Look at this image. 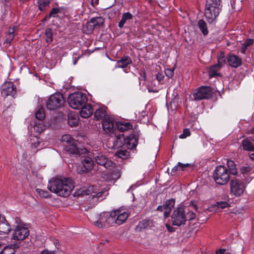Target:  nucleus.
<instances>
[{
  "label": "nucleus",
  "instance_id": "28",
  "mask_svg": "<svg viewBox=\"0 0 254 254\" xmlns=\"http://www.w3.org/2000/svg\"><path fill=\"white\" fill-rule=\"evenodd\" d=\"M15 29L16 27L15 26L9 28L6 36V41L7 43L10 44L14 39L16 35Z\"/></svg>",
  "mask_w": 254,
  "mask_h": 254
},
{
  "label": "nucleus",
  "instance_id": "43",
  "mask_svg": "<svg viewBox=\"0 0 254 254\" xmlns=\"http://www.w3.org/2000/svg\"><path fill=\"white\" fill-rule=\"evenodd\" d=\"M61 140L62 142L67 143L68 144L74 142V139L69 134H64L62 136Z\"/></svg>",
  "mask_w": 254,
  "mask_h": 254
},
{
  "label": "nucleus",
  "instance_id": "23",
  "mask_svg": "<svg viewBox=\"0 0 254 254\" xmlns=\"http://www.w3.org/2000/svg\"><path fill=\"white\" fill-rule=\"evenodd\" d=\"M254 40L253 39H248L242 44L240 49L241 53L246 54L250 52V47L253 45Z\"/></svg>",
  "mask_w": 254,
  "mask_h": 254
},
{
  "label": "nucleus",
  "instance_id": "47",
  "mask_svg": "<svg viewBox=\"0 0 254 254\" xmlns=\"http://www.w3.org/2000/svg\"><path fill=\"white\" fill-rule=\"evenodd\" d=\"M150 224V222L149 220L144 219L139 222L138 226L141 228L145 229L147 227L149 226Z\"/></svg>",
  "mask_w": 254,
  "mask_h": 254
},
{
  "label": "nucleus",
  "instance_id": "4",
  "mask_svg": "<svg viewBox=\"0 0 254 254\" xmlns=\"http://www.w3.org/2000/svg\"><path fill=\"white\" fill-rule=\"evenodd\" d=\"M213 177L216 184L220 185H224L230 180L229 171L225 166L219 165L215 168Z\"/></svg>",
  "mask_w": 254,
  "mask_h": 254
},
{
  "label": "nucleus",
  "instance_id": "58",
  "mask_svg": "<svg viewBox=\"0 0 254 254\" xmlns=\"http://www.w3.org/2000/svg\"><path fill=\"white\" fill-rule=\"evenodd\" d=\"M225 58L224 53L222 51L220 52L219 54L217 56V59H223Z\"/></svg>",
  "mask_w": 254,
  "mask_h": 254
},
{
  "label": "nucleus",
  "instance_id": "36",
  "mask_svg": "<svg viewBox=\"0 0 254 254\" xmlns=\"http://www.w3.org/2000/svg\"><path fill=\"white\" fill-rule=\"evenodd\" d=\"M38 8L40 10L43 11L46 10V7H48L50 3V0H38Z\"/></svg>",
  "mask_w": 254,
  "mask_h": 254
},
{
  "label": "nucleus",
  "instance_id": "45",
  "mask_svg": "<svg viewBox=\"0 0 254 254\" xmlns=\"http://www.w3.org/2000/svg\"><path fill=\"white\" fill-rule=\"evenodd\" d=\"M252 170V167L249 165L242 166L240 168V171L244 175H247Z\"/></svg>",
  "mask_w": 254,
  "mask_h": 254
},
{
  "label": "nucleus",
  "instance_id": "13",
  "mask_svg": "<svg viewBox=\"0 0 254 254\" xmlns=\"http://www.w3.org/2000/svg\"><path fill=\"white\" fill-rule=\"evenodd\" d=\"M175 203V200L174 198H171L166 200L162 205H159L157 208V210L162 212L164 211V217L167 218L170 215V212Z\"/></svg>",
  "mask_w": 254,
  "mask_h": 254
},
{
  "label": "nucleus",
  "instance_id": "42",
  "mask_svg": "<svg viewBox=\"0 0 254 254\" xmlns=\"http://www.w3.org/2000/svg\"><path fill=\"white\" fill-rule=\"evenodd\" d=\"M36 192L41 197L43 198H48L51 195L48 191L40 189H36Z\"/></svg>",
  "mask_w": 254,
  "mask_h": 254
},
{
  "label": "nucleus",
  "instance_id": "30",
  "mask_svg": "<svg viewBox=\"0 0 254 254\" xmlns=\"http://www.w3.org/2000/svg\"><path fill=\"white\" fill-rule=\"evenodd\" d=\"M197 26L203 35L206 36L208 34V30L206 23L203 19L198 21Z\"/></svg>",
  "mask_w": 254,
  "mask_h": 254
},
{
  "label": "nucleus",
  "instance_id": "27",
  "mask_svg": "<svg viewBox=\"0 0 254 254\" xmlns=\"http://www.w3.org/2000/svg\"><path fill=\"white\" fill-rule=\"evenodd\" d=\"M117 129L121 131L124 132L132 128V126L129 123H122L116 122Z\"/></svg>",
  "mask_w": 254,
  "mask_h": 254
},
{
  "label": "nucleus",
  "instance_id": "2",
  "mask_svg": "<svg viewBox=\"0 0 254 254\" xmlns=\"http://www.w3.org/2000/svg\"><path fill=\"white\" fill-rule=\"evenodd\" d=\"M222 7V0H206L204 16L209 23L216 21Z\"/></svg>",
  "mask_w": 254,
  "mask_h": 254
},
{
  "label": "nucleus",
  "instance_id": "33",
  "mask_svg": "<svg viewBox=\"0 0 254 254\" xmlns=\"http://www.w3.org/2000/svg\"><path fill=\"white\" fill-rule=\"evenodd\" d=\"M46 128V126L41 121L36 122L33 125V129L35 132L40 133Z\"/></svg>",
  "mask_w": 254,
  "mask_h": 254
},
{
  "label": "nucleus",
  "instance_id": "34",
  "mask_svg": "<svg viewBox=\"0 0 254 254\" xmlns=\"http://www.w3.org/2000/svg\"><path fill=\"white\" fill-rule=\"evenodd\" d=\"M221 68L218 67V66L216 64L211 66L209 70V76L210 78H212L215 76H218L220 75V74L218 72V70Z\"/></svg>",
  "mask_w": 254,
  "mask_h": 254
},
{
  "label": "nucleus",
  "instance_id": "56",
  "mask_svg": "<svg viewBox=\"0 0 254 254\" xmlns=\"http://www.w3.org/2000/svg\"><path fill=\"white\" fill-rule=\"evenodd\" d=\"M113 175H114L115 176L114 177L115 178H116V179H118L120 177L121 173L118 169H117L115 170V171L114 173V174H113Z\"/></svg>",
  "mask_w": 254,
  "mask_h": 254
},
{
  "label": "nucleus",
  "instance_id": "7",
  "mask_svg": "<svg viewBox=\"0 0 254 254\" xmlns=\"http://www.w3.org/2000/svg\"><path fill=\"white\" fill-rule=\"evenodd\" d=\"M213 93V89L210 86H201L194 89L191 95L194 101H198L211 98Z\"/></svg>",
  "mask_w": 254,
  "mask_h": 254
},
{
  "label": "nucleus",
  "instance_id": "46",
  "mask_svg": "<svg viewBox=\"0 0 254 254\" xmlns=\"http://www.w3.org/2000/svg\"><path fill=\"white\" fill-rule=\"evenodd\" d=\"M60 12V9L58 8L55 7L52 9L49 14L47 15V17L50 18L51 17H55L56 16V14H57Z\"/></svg>",
  "mask_w": 254,
  "mask_h": 254
},
{
  "label": "nucleus",
  "instance_id": "52",
  "mask_svg": "<svg viewBox=\"0 0 254 254\" xmlns=\"http://www.w3.org/2000/svg\"><path fill=\"white\" fill-rule=\"evenodd\" d=\"M226 59V58L217 59V64H216L218 66V67L221 68L225 64Z\"/></svg>",
  "mask_w": 254,
  "mask_h": 254
},
{
  "label": "nucleus",
  "instance_id": "61",
  "mask_svg": "<svg viewBox=\"0 0 254 254\" xmlns=\"http://www.w3.org/2000/svg\"><path fill=\"white\" fill-rule=\"evenodd\" d=\"M250 158L253 160H254V153H252L250 155Z\"/></svg>",
  "mask_w": 254,
  "mask_h": 254
},
{
  "label": "nucleus",
  "instance_id": "32",
  "mask_svg": "<svg viewBox=\"0 0 254 254\" xmlns=\"http://www.w3.org/2000/svg\"><path fill=\"white\" fill-rule=\"evenodd\" d=\"M227 166L229 169V172L233 175L237 174L238 171L234 162L230 159H227Z\"/></svg>",
  "mask_w": 254,
  "mask_h": 254
},
{
  "label": "nucleus",
  "instance_id": "37",
  "mask_svg": "<svg viewBox=\"0 0 254 254\" xmlns=\"http://www.w3.org/2000/svg\"><path fill=\"white\" fill-rule=\"evenodd\" d=\"M67 122L70 127H76L78 125V119L74 115H68Z\"/></svg>",
  "mask_w": 254,
  "mask_h": 254
},
{
  "label": "nucleus",
  "instance_id": "3",
  "mask_svg": "<svg viewBox=\"0 0 254 254\" xmlns=\"http://www.w3.org/2000/svg\"><path fill=\"white\" fill-rule=\"evenodd\" d=\"M138 135L137 133H133L125 138L123 134L117 135L116 141L114 142V147H122V145L126 148L131 149L136 147L138 143Z\"/></svg>",
  "mask_w": 254,
  "mask_h": 254
},
{
  "label": "nucleus",
  "instance_id": "38",
  "mask_svg": "<svg viewBox=\"0 0 254 254\" xmlns=\"http://www.w3.org/2000/svg\"><path fill=\"white\" fill-rule=\"evenodd\" d=\"M116 155L119 158L126 159L129 158L130 153L127 150H120L116 152Z\"/></svg>",
  "mask_w": 254,
  "mask_h": 254
},
{
  "label": "nucleus",
  "instance_id": "31",
  "mask_svg": "<svg viewBox=\"0 0 254 254\" xmlns=\"http://www.w3.org/2000/svg\"><path fill=\"white\" fill-rule=\"evenodd\" d=\"M104 22V18L101 16L92 18L90 20V23L92 24L93 27H100L103 25Z\"/></svg>",
  "mask_w": 254,
  "mask_h": 254
},
{
  "label": "nucleus",
  "instance_id": "54",
  "mask_svg": "<svg viewBox=\"0 0 254 254\" xmlns=\"http://www.w3.org/2000/svg\"><path fill=\"white\" fill-rule=\"evenodd\" d=\"M140 77L139 78V80H143L145 81L146 80V75H145V70L142 69L140 72H139Z\"/></svg>",
  "mask_w": 254,
  "mask_h": 254
},
{
  "label": "nucleus",
  "instance_id": "20",
  "mask_svg": "<svg viewBox=\"0 0 254 254\" xmlns=\"http://www.w3.org/2000/svg\"><path fill=\"white\" fill-rule=\"evenodd\" d=\"M243 149L249 151H254V139L247 138L242 141Z\"/></svg>",
  "mask_w": 254,
  "mask_h": 254
},
{
  "label": "nucleus",
  "instance_id": "5",
  "mask_svg": "<svg viewBox=\"0 0 254 254\" xmlns=\"http://www.w3.org/2000/svg\"><path fill=\"white\" fill-rule=\"evenodd\" d=\"M87 101L86 96L80 92H74L69 95L67 98L68 103L70 107L74 109H79Z\"/></svg>",
  "mask_w": 254,
  "mask_h": 254
},
{
  "label": "nucleus",
  "instance_id": "1",
  "mask_svg": "<svg viewBox=\"0 0 254 254\" xmlns=\"http://www.w3.org/2000/svg\"><path fill=\"white\" fill-rule=\"evenodd\" d=\"M48 190L58 196L68 197L74 188L73 181L69 178H55L48 183Z\"/></svg>",
  "mask_w": 254,
  "mask_h": 254
},
{
  "label": "nucleus",
  "instance_id": "21",
  "mask_svg": "<svg viewBox=\"0 0 254 254\" xmlns=\"http://www.w3.org/2000/svg\"><path fill=\"white\" fill-rule=\"evenodd\" d=\"M80 116L83 118H87L89 117L93 112V109L91 105H84L80 108Z\"/></svg>",
  "mask_w": 254,
  "mask_h": 254
},
{
  "label": "nucleus",
  "instance_id": "50",
  "mask_svg": "<svg viewBox=\"0 0 254 254\" xmlns=\"http://www.w3.org/2000/svg\"><path fill=\"white\" fill-rule=\"evenodd\" d=\"M31 140H33V142H31V147L32 148H37L38 150V147L40 144V141H39V139L37 138H35L33 139H31Z\"/></svg>",
  "mask_w": 254,
  "mask_h": 254
},
{
  "label": "nucleus",
  "instance_id": "64",
  "mask_svg": "<svg viewBox=\"0 0 254 254\" xmlns=\"http://www.w3.org/2000/svg\"><path fill=\"white\" fill-rule=\"evenodd\" d=\"M77 61L76 60L74 61L73 64H76Z\"/></svg>",
  "mask_w": 254,
  "mask_h": 254
},
{
  "label": "nucleus",
  "instance_id": "14",
  "mask_svg": "<svg viewBox=\"0 0 254 254\" xmlns=\"http://www.w3.org/2000/svg\"><path fill=\"white\" fill-rule=\"evenodd\" d=\"M96 162L100 165L103 166L110 170L115 168L116 164L107 158L102 154H99L95 157Z\"/></svg>",
  "mask_w": 254,
  "mask_h": 254
},
{
  "label": "nucleus",
  "instance_id": "40",
  "mask_svg": "<svg viewBox=\"0 0 254 254\" xmlns=\"http://www.w3.org/2000/svg\"><path fill=\"white\" fill-rule=\"evenodd\" d=\"M35 116L36 118L39 121H42L44 119L45 117L44 109L42 108L39 109L36 111Z\"/></svg>",
  "mask_w": 254,
  "mask_h": 254
},
{
  "label": "nucleus",
  "instance_id": "53",
  "mask_svg": "<svg viewBox=\"0 0 254 254\" xmlns=\"http://www.w3.org/2000/svg\"><path fill=\"white\" fill-rule=\"evenodd\" d=\"M95 191L96 193H94V194H92V197L100 198L102 197L103 193V191H101L98 192L96 189H95Z\"/></svg>",
  "mask_w": 254,
  "mask_h": 254
},
{
  "label": "nucleus",
  "instance_id": "26",
  "mask_svg": "<svg viewBox=\"0 0 254 254\" xmlns=\"http://www.w3.org/2000/svg\"><path fill=\"white\" fill-rule=\"evenodd\" d=\"M133 18V15L129 12H125L123 14L121 20L119 22L118 26L120 28H123L124 25L129 21L132 19Z\"/></svg>",
  "mask_w": 254,
  "mask_h": 254
},
{
  "label": "nucleus",
  "instance_id": "62",
  "mask_svg": "<svg viewBox=\"0 0 254 254\" xmlns=\"http://www.w3.org/2000/svg\"><path fill=\"white\" fill-rule=\"evenodd\" d=\"M99 0H92V2H95L96 4L98 3Z\"/></svg>",
  "mask_w": 254,
  "mask_h": 254
},
{
  "label": "nucleus",
  "instance_id": "51",
  "mask_svg": "<svg viewBox=\"0 0 254 254\" xmlns=\"http://www.w3.org/2000/svg\"><path fill=\"white\" fill-rule=\"evenodd\" d=\"M165 75L168 78H172L174 73V68H167L165 70Z\"/></svg>",
  "mask_w": 254,
  "mask_h": 254
},
{
  "label": "nucleus",
  "instance_id": "10",
  "mask_svg": "<svg viewBox=\"0 0 254 254\" xmlns=\"http://www.w3.org/2000/svg\"><path fill=\"white\" fill-rule=\"evenodd\" d=\"M16 92V87L12 82H5L1 87V94L4 98L7 96L14 97Z\"/></svg>",
  "mask_w": 254,
  "mask_h": 254
},
{
  "label": "nucleus",
  "instance_id": "44",
  "mask_svg": "<svg viewBox=\"0 0 254 254\" xmlns=\"http://www.w3.org/2000/svg\"><path fill=\"white\" fill-rule=\"evenodd\" d=\"M186 215L187 217V220H193L196 216L194 211L192 210H190V209L188 210L187 214L186 213Z\"/></svg>",
  "mask_w": 254,
  "mask_h": 254
},
{
  "label": "nucleus",
  "instance_id": "57",
  "mask_svg": "<svg viewBox=\"0 0 254 254\" xmlns=\"http://www.w3.org/2000/svg\"><path fill=\"white\" fill-rule=\"evenodd\" d=\"M216 254H231L229 252H226L225 250H220L217 251Z\"/></svg>",
  "mask_w": 254,
  "mask_h": 254
},
{
  "label": "nucleus",
  "instance_id": "12",
  "mask_svg": "<svg viewBox=\"0 0 254 254\" xmlns=\"http://www.w3.org/2000/svg\"><path fill=\"white\" fill-rule=\"evenodd\" d=\"M29 235V231L27 228L17 225L16 226L12 239L14 240H23Z\"/></svg>",
  "mask_w": 254,
  "mask_h": 254
},
{
  "label": "nucleus",
  "instance_id": "18",
  "mask_svg": "<svg viewBox=\"0 0 254 254\" xmlns=\"http://www.w3.org/2000/svg\"><path fill=\"white\" fill-rule=\"evenodd\" d=\"M116 213V224L120 225L124 223L128 217V214L121 210H115Z\"/></svg>",
  "mask_w": 254,
  "mask_h": 254
},
{
  "label": "nucleus",
  "instance_id": "9",
  "mask_svg": "<svg viewBox=\"0 0 254 254\" xmlns=\"http://www.w3.org/2000/svg\"><path fill=\"white\" fill-rule=\"evenodd\" d=\"M64 103L63 95L60 93H56L51 95L46 102L47 109L54 110L63 107Z\"/></svg>",
  "mask_w": 254,
  "mask_h": 254
},
{
  "label": "nucleus",
  "instance_id": "16",
  "mask_svg": "<svg viewBox=\"0 0 254 254\" xmlns=\"http://www.w3.org/2000/svg\"><path fill=\"white\" fill-rule=\"evenodd\" d=\"M82 166L77 168L79 174L87 172L93 168L94 161L89 157H85L81 162Z\"/></svg>",
  "mask_w": 254,
  "mask_h": 254
},
{
  "label": "nucleus",
  "instance_id": "49",
  "mask_svg": "<svg viewBox=\"0 0 254 254\" xmlns=\"http://www.w3.org/2000/svg\"><path fill=\"white\" fill-rule=\"evenodd\" d=\"M190 135V132L189 128H185L183 130V133L179 135V138L181 139L186 138L187 137Z\"/></svg>",
  "mask_w": 254,
  "mask_h": 254
},
{
  "label": "nucleus",
  "instance_id": "19",
  "mask_svg": "<svg viewBox=\"0 0 254 254\" xmlns=\"http://www.w3.org/2000/svg\"><path fill=\"white\" fill-rule=\"evenodd\" d=\"M10 230V225L4 218L0 215V234H7Z\"/></svg>",
  "mask_w": 254,
  "mask_h": 254
},
{
  "label": "nucleus",
  "instance_id": "48",
  "mask_svg": "<svg viewBox=\"0 0 254 254\" xmlns=\"http://www.w3.org/2000/svg\"><path fill=\"white\" fill-rule=\"evenodd\" d=\"M229 204L226 201H219L216 202V206L222 209L229 207Z\"/></svg>",
  "mask_w": 254,
  "mask_h": 254
},
{
  "label": "nucleus",
  "instance_id": "8",
  "mask_svg": "<svg viewBox=\"0 0 254 254\" xmlns=\"http://www.w3.org/2000/svg\"><path fill=\"white\" fill-rule=\"evenodd\" d=\"M171 221L174 226H181L186 224L187 217L184 207L180 206L175 208L171 215Z\"/></svg>",
  "mask_w": 254,
  "mask_h": 254
},
{
  "label": "nucleus",
  "instance_id": "59",
  "mask_svg": "<svg viewBox=\"0 0 254 254\" xmlns=\"http://www.w3.org/2000/svg\"><path fill=\"white\" fill-rule=\"evenodd\" d=\"M40 254H54L53 252L45 250L41 252Z\"/></svg>",
  "mask_w": 254,
  "mask_h": 254
},
{
  "label": "nucleus",
  "instance_id": "6",
  "mask_svg": "<svg viewBox=\"0 0 254 254\" xmlns=\"http://www.w3.org/2000/svg\"><path fill=\"white\" fill-rule=\"evenodd\" d=\"M95 225L99 228L108 227L116 224V213L113 211L110 213L104 212L98 215V219L94 222Z\"/></svg>",
  "mask_w": 254,
  "mask_h": 254
},
{
  "label": "nucleus",
  "instance_id": "35",
  "mask_svg": "<svg viewBox=\"0 0 254 254\" xmlns=\"http://www.w3.org/2000/svg\"><path fill=\"white\" fill-rule=\"evenodd\" d=\"M64 150L69 154H77L78 153L77 148L73 142L65 145Z\"/></svg>",
  "mask_w": 254,
  "mask_h": 254
},
{
  "label": "nucleus",
  "instance_id": "60",
  "mask_svg": "<svg viewBox=\"0 0 254 254\" xmlns=\"http://www.w3.org/2000/svg\"><path fill=\"white\" fill-rule=\"evenodd\" d=\"M166 227L168 228V230L169 232H172L174 231L173 228L169 226L168 225H166Z\"/></svg>",
  "mask_w": 254,
  "mask_h": 254
},
{
  "label": "nucleus",
  "instance_id": "29",
  "mask_svg": "<svg viewBox=\"0 0 254 254\" xmlns=\"http://www.w3.org/2000/svg\"><path fill=\"white\" fill-rule=\"evenodd\" d=\"M106 108L105 107H100L97 109L94 113V117L96 120H100L105 117Z\"/></svg>",
  "mask_w": 254,
  "mask_h": 254
},
{
  "label": "nucleus",
  "instance_id": "55",
  "mask_svg": "<svg viewBox=\"0 0 254 254\" xmlns=\"http://www.w3.org/2000/svg\"><path fill=\"white\" fill-rule=\"evenodd\" d=\"M164 76L163 74L161 73H158L156 74V79L159 82L163 80L164 79Z\"/></svg>",
  "mask_w": 254,
  "mask_h": 254
},
{
  "label": "nucleus",
  "instance_id": "39",
  "mask_svg": "<svg viewBox=\"0 0 254 254\" xmlns=\"http://www.w3.org/2000/svg\"><path fill=\"white\" fill-rule=\"evenodd\" d=\"M15 250L13 248V246H7L3 248L1 251L0 254H15Z\"/></svg>",
  "mask_w": 254,
  "mask_h": 254
},
{
  "label": "nucleus",
  "instance_id": "11",
  "mask_svg": "<svg viewBox=\"0 0 254 254\" xmlns=\"http://www.w3.org/2000/svg\"><path fill=\"white\" fill-rule=\"evenodd\" d=\"M230 190L231 193L236 196L241 195L246 188L244 182H241L238 180H232L231 182Z\"/></svg>",
  "mask_w": 254,
  "mask_h": 254
},
{
  "label": "nucleus",
  "instance_id": "25",
  "mask_svg": "<svg viewBox=\"0 0 254 254\" xmlns=\"http://www.w3.org/2000/svg\"><path fill=\"white\" fill-rule=\"evenodd\" d=\"M193 166L190 164H182L181 163H178L177 166H175L172 170L171 174L174 175L177 171L179 169L181 170L182 171H185L189 169H192Z\"/></svg>",
  "mask_w": 254,
  "mask_h": 254
},
{
  "label": "nucleus",
  "instance_id": "63",
  "mask_svg": "<svg viewBox=\"0 0 254 254\" xmlns=\"http://www.w3.org/2000/svg\"><path fill=\"white\" fill-rule=\"evenodd\" d=\"M15 220H16V222H17V221H20V219H19V218L16 217V218H15Z\"/></svg>",
  "mask_w": 254,
  "mask_h": 254
},
{
  "label": "nucleus",
  "instance_id": "22",
  "mask_svg": "<svg viewBox=\"0 0 254 254\" xmlns=\"http://www.w3.org/2000/svg\"><path fill=\"white\" fill-rule=\"evenodd\" d=\"M132 61L128 56H124L120 60H118L115 65L116 68H126L128 65L131 64Z\"/></svg>",
  "mask_w": 254,
  "mask_h": 254
},
{
  "label": "nucleus",
  "instance_id": "41",
  "mask_svg": "<svg viewBox=\"0 0 254 254\" xmlns=\"http://www.w3.org/2000/svg\"><path fill=\"white\" fill-rule=\"evenodd\" d=\"M45 35L46 36V42L48 44L50 43L53 41V31L51 28H48L46 29L45 32Z\"/></svg>",
  "mask_w": 254,
  "mask_h": 254
},
{
  "label": "nucleus",
  "instance_id": "15",
  "mask_svg": "<svg viewBox=\"0 0 254 254\" xmlns=\"http://www.w3.org/2000/svg\"><path fill=\"white\" fill-rule=\"evenodd\" d=\"M115 121L114 119L106 117L102 121V127L103 130L107 133L111 134L114 133L115 130Z\"/></svg>",
  "mask_w": 254,
  "mask_h": 254
},
{
  "label": "nucleus",
  "instance_id": "24",
  "mask_svg": "<svg viewBox=\"0 0 254 254\" xmlns=\"http://www.w3.org/2000/svg\"><path fill=\"white\" fill-rule=\"evenodd\" d=\"M94 193H96L95 187L93 186H90L88 187L82 188L79 190L77 194H80L81 195H91L92 196V194H94Z\"/></svg>",
  "mask_w": 254,
  "mask_h": 254
},
{
  "label": "nucleus",
  "instance_id": "17",
  "mask_svg": "<svg viewBox=\"0 0 254 254\" xmlns=\"http://www.w3.org/2000/svg\"><path fill=\"white\" fill-rule=\"evenodd\" d=\"M226 59L229 65L235 68L239 67L242 64L241 58L234 54H228L226 57Z\"/></svg>",
  "mask_w": 254,
  "mask_h": 254
}]
</instances>
